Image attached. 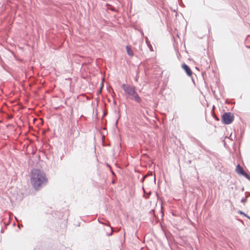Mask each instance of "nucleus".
Listing matches in <instances>:
<instances>
[{"label":"nucleus","mask_w":250,"mask_h":250,"mask_svg":"<svg viewBox=\"0 0 250 250\" xmlns=\"http://www.w3.org/2000/svg\"><path fill=\"white\" fill-rule=\"evenodd\" d=\"M45 173L40 169H34L31 171V182L36 190L44 186L47 182Z\"/></svg>","instance_id":"obj_1"},{"label":"nucleus","mask_w":250,"mask_h":250,"mask_svg":"<svg viewBox=\"0 0 250 250\" xmlns=\"http://www.w3.org/2000/svg\"><path fill=\"white\" fill-rule=\"evenodd\" d=\"M122 87L129 96V98L130 100H133L139 104L142 102V98L136 92L135 86L124 83L122 84Z\"/></svg>","instance_id":"obj_2"},{"label":"nucleus","mask_w":250,"mask_h":250,"mask_svg":"<svg viewBox=\"0 0 250 250\" xmlns=\"http://www.w3.org/2000/svg\"><path fill=\"white\" fill-rule=\"evenodd\" d=\"M222 122L224 124H230L234 120L233 114L228 112L223 113L222 116Z\"/></svg>","instance_id":"obj_3"},{"label":"nucleus","mask_w":250,"mask_h":250,"mask_svg":"<svg viewBox=\"0 0 250 250\" xmlns=\"http://www.w3.org/2000/svg\"><path fill=\"white\" fill-rule=\"evenodd\" d=\"M235 171L240 175L243 176L248 179H250L249 175L244 170L243 168L241 167L240 165L237 166Z\"/></svg>","instance_id":"obj_4"},{"label":"nucleus","mask_w":250,"mask_h":250,"mask_svg":"<svg viewBox=\"0 0 250 250\" xmlns=\"http://www.w3.org/2000/svg\"><path fill=\"white\" fill-rule=\"evenodd\" d=\"M182 68L185 70L188 76H191L192 72L190 67L186 63H183L182 65Z\"/></svg>","instance_id":"obj_5"},{"label":"nucleus","mask_w":250,"mask_h":250,"mask_svg":"<svg viewBox=\"0 0 250 250\" xmlns=\"http://www.w3.org/2000/svg\"><path fill=\"white\" fill-rule=\"evenodd\" d=\"M145 41H146V44H147V45L148 47V48L150 49V50L151 51H153V47H152V46L151 45V44L150 43V42H149L148 38L147 37H145Z\"/></svg>","instance_id":"obj_6"},{"label":"nucleus","mask_w":250,"mask_h":250,"mask_svg":"<svg viewBox=\"0 0 250 250\" xmlns=\"http://www.w3.org/2000/svg\"><path fill=\"white\" fill-rule=\"evenodd\" d=\"M126 49L127 53L129 56H132L133 55V52L129 46L127 45L126 46Z\"/></svg>","instance_id":"obj_7"},{"label":"nucleus","mask_w":250,"mask_h":250,"mask_svg":"<svg viewBox=\"0 0 250 250\" xmlns=\"http://www.w3.org/2000/svg\"><path fill=\"white\" fill-rule=\"evenodd\" d=\"M231 142V145L232 147L234 148V142H233V139L232 137V133H231L229 138H228Z\"/></svg>","instance_id":"obj_8"},{"label":"nucleus","mask_w":250,"mask_h":250,"mask_svg":"<svg viewBox=\"0 0 250 250\" xmlns=\"http://www.w3.org/2000/svg\"><path fill=\"white\" fill-rule=\"evenodd\" d=\"M108 9L110 10H111V11H114V12H116L117 11L116 9L114 7L111 6V5H109V7L108 8Z\"/></svg>","instance_id":"obj_9"},{"label":"nucleus","mask_w":250,"mask_h":250,"mask_svg":"<svg viewBox=\"0 0 250 250\" xmlns=\"http://www.w3.org/2000/svg\"><path fill=\"white\" fill-rule=\"evenodd\" d=\"M224 146L225 147H228V145H227L226 142H225V141H224Z\"/></svg>","instance_id":"obj_10"},{"label":"nucleus","mask_w":250,"mask_h":250,"mask_svg":"<svg viewBox=\"0 0 250 250\" xmlns=\"http://www.w3.org/2000/svg\"><path fill=\"white\" fill-rule=\"evenodd\" d=\"M112 234V230H111V232L109 234H108L107 235L111 236Z\"/></svg>","instance_id":"obj_11"},{"label":"nucleus","mask_w":250,"mask_h":250,"mask_svg":"<svg viewBox=\"0 0 250 250\" xmlns=\"http://www.w3.org/2000/svg\"><path fill=\"white\" fill-rule=\"evenodd\" d=\"M215 119L217 120V121H219V119L218 118H216Z\"/></svg>","instance_id":"obj_12"},{"label":"nucleus","mask_w":250,"mask_h":250,"mask_svg":"<svg viewBox=\"0 0 250 250\" xmlns=\"http://www.w3.org/2000/svg\"><path fill=\"white\" fill-rule=\"evenodd\" d=\"M141 35H142V36H143V35H144V33H143V32H141Z\"/></svg>","instance_id":"obj_13"},{"label":"nucleus","mask_w":250,"mask_h":250,"mask_svg":"<svg viewBox=\"0 0 250 250\" xmlns=\"http://www.w3.org/2000/svg\"><path fill=\"white\" fill-rule=\"evenodd\" d=\"M144 179H145V177H144V178L142 179V181H144Z\"/></svg>","instance_id":"obj_14"},{"label":"nucleus","mask_w":250,"mask_h":250,"mask_svg":"<svg viewBox=\"0 0 250 250\" xmlns=\"http://www.w3.org/2000/svg\"><path fill=\"white\" fill-rule=\"evenodd\" d=\"M232 157L233 158H234L233 155H232Z\"/></svg>","instance_id":"obj_15"}]
</instances>
